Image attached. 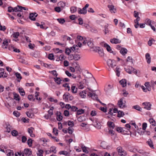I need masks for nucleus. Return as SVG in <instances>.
<instances>
[{
	"label": "nucleus",
	"instance_id": "e2e57ef3",
	"mask_svg": "<svg viewBox=\"0 0 156 156\" xmlns=\"http://www.w3.org/2000/svg\"><path fill=\"white\" fill-rule=\"evenodd\" d=\"M147 124L145 122L143 123L142 124V129L143 130H145L147 127Z\"/></svg>",
	"mask_w": 156,
	"mask_h": 156
},
{
	"label": "nucleus",
	"instance_id": "b1692460",
	"mask_svg": "<svg viewBox=\"0 0 156 156\" xmlns=\"http://www.w3.org/2000/svg\"><path fill=\"white\" fill-rule=\"evenodd\" d=\"M21 95L22 96H24L25 94V92L23 90L22 87H19L18 89Z\"/></svg>",
	"mask_w": 156,
	"mask_h": 156
},
{
	"label": "nucleus",
	"instance_id": "4d7b16f0",
	"mask_svg": "<svg viewBox=\"0 0 156 156\" xmlns=\"http://www.w3.org/2000/svg\"><path fill=\"white\" fill-rule=\"evenodd\" d=\"M49 101L51 102H54L55 103H56L58 102L57 99H54L52 98H50L49 99Z\"/></svg>",
	"mask_w": 156,
	"mask_h": 156
},
{
	"label": "nucleus",
	"instance_id": "412c9836",
	"mask_svg": "<svg viewBox=\"0 0 156 156\" xmlns=\"http://www.w3.org/2000/svg\"><path fill=\"white\" fill-rule=\"evenodd\" d=\"M9 50H13V51L16 52H19L20 51V50L19 49L15 48L13 46H12L9 47Z\"/></svg>",
	"mask_w": 156,
	"mask_h": 156
},
{
	"label": "nucleus",
	"instance_id": "bf43d9fd",
	"mask_svg": "<svg viewBox=\"0 0 156 156\" xmlns=\"http://www.w3.org/2000/svg\"><path fill=\"white\" fill-rule=\"evenodd\" d=\"M27 140V137L25 136H23L22 137V142L23 143H25Z\"/></svg>",
	"mask_w": 156,
	"mask_h": 156
},
{
	"label": "nucleus",
	"instance_id": "423d86ee",
	"mask_svg": "<svg viewBox=\"0 0 156 156\" xmlns=\"http://www.w3.org/2000/svg\"><path fill=\"white\" fill-rule=\"evenodd\" d=\"M23 152L24 155L26 156H32V151L30 149H25Z\"/></svg>",
	"mask_w": 156,
	"mask_h": 156
},
{
	"label": "nucleus",
	"instance_id": "6e6d98bb",
	"mask_svg": "<svg viewBox=\"0 0 156 156\" xmlns=\"http://www.w3.org/2000/svg\"><path fill=\"white\" fill-rule=\"evenodd\" d=\"M78 47L77 45H76L75 46V45H74L73 47L71 48V49L73 51H75L78 49V48H77Z\"/></svg>",
	"mask_w": 156,
	"mask_h": 156
},
{
	"label": "nucleus",
	"instance_id": "a211bd4d",
	"mask_svg": "<svg viewBox=\"0 0 156 156\" xmlns=\"http://www.w3.org/2000/svg\"><path fill=\"white\" fill-rule=\"evenodd\" d=\"M54 80L57 84L59 85L61 83L62 80L60 78L56 77L55 78H54Z\"/></svg>",
	"mask_w": 156,
	"mask_h": 156
},
{
	"label": "nucleus",
	"instance_id": "4468645a",
	"mask_svg": "<svg viewBox=\"0 0 156 156\" xmlns=\"http://www.w3.org/2000/svg\"><path fill=\"white\" fill-rule=\"evenodd\" d=\"M145 58L147 63L150 64L151 62V57L150 54L148 53H147L145 55Z\"/></svg>",
	"mask_w": 156,
	"mask_h": 156
},
{
	"label": "nucleus",
	"instance_id": "473e14b6",
	"mask_svg": "<svg viewBox=\"0 0 156 156\" xmlns=\"http://www.w3.org/2000/svg\"><path fill=\"white\" fill-rule=\"evenodd\" d=\"M71 89L72 92L73 93H76L77 88H76V87L75 86H74L73 85L71 87Z\"/></svg>",
	"mask_w": 156,
	"mask_h": 156
},
{
	"label": "nucleus",
	"instance_id": "e433bc0d",
	"mask_svg": "<svg viewBox=\"0 0 156 156\" xmlns=\"http://www.w3.org/2000/svg\"><path fill=\"white\" fill-rule=\"evenodd\" d=\"M27 116L30 118H32L33 116H34V115L32 114L31 113V111H28L26 112Z\"/></svg>",
	"mask_w": 156,
	"mask_h": 156
},
{
	"label": "nucleus",
	"instance_id": "8fccbe9b",
	"mask_svg": "<svg viewBox=\"0 0 156 156\" xmlns=\"http://www.w3.org/2000/svg\"><path fill=\"white\" fill-rule=\"evenodd\" d=\"M146 24H147V25H149L150 26H151V25H152L151 24V20H150L149 19H147L146 20Z\"/></svg>",
	"mask_w": 156,
	"mask_h": 156
},
{
	"label": "nucleus",
	"instance_id": "2f4dec72",
	"mask_svg": "<svg viewBox=\"0 0 156 156\" xmlns=\"http://www.w3.org/2000/svg\"><path fill=\"white\" fill-rule=\"evenodd\" d=\"M15 75L17 78L18 79H20V80H17L18 82H20V80L22 78L20 74L17 72L15 73Z\"/></svg>",
	"mask_w": 156,
	"mask_h": 156
},
{
	"label": "nucleus",
	"instance_id": "72a5a7b5",
	"mask_svg": "<svg viewBox=\"0 0 156 156\" xmlns=\"http://www.w3.org/2000/svg\"><path fill=\"white\" fill-rule=\"evenodd\" d=\"M59 154H63L66 156H68V152L65 151H62L59 152Z\"/></svg>",
	"mask_w": 156,
	"mask_h": 156
},
{
	"label": "nucleus",
	"instance_id": "49530a36",
	"mask_svg": "<svg viewBox=\"0 0 156 156\" xmlns=\"http://www.w3.org/2000/svg\"><path fill=\"white\" fill-rule=\"evenodd\" d=\"M133 108L139 111H141V108L138 105H135L133 107Z\"/></svg>",
	"mask_w": 156,
	"mask_h": 156
},
{
	"label": "nucleus",
	"instance_id": "cd10ccee",
	"mask_svg": "<svg viewBox=\"0 0 156 156\" xmlns=\"http://www.w3.org/2000/svg\"><path fill=\"white\" fill-rule=\"evenodd\" d=\"M11 134L12 136H16L18 135V133L17 130H14L12 131Z\"/></svg>",
	"mask_w": 156,
	"mask_h": 156
},
{
	"label": "nucleus",
	"instance_id": "ddd939ff",
	"mask_svg": "<svg viewBox=\"0 0 156 156\" xmlns=\"http://www.w3.org/2000/svg\"><path fill=\"white\" fill-rule=\"evenodd\" d=\"M56 115H57L56 119L57 120L59 121H61L63 118L62 116L61 115L62 114L60 112H59L58 113V112L56 113Z\"/></svg>",
	"mask_w": 156,
	"mask_h": 156
},
{
	"label": "nucleus",
	"instance_id": "5701e85b",
	"mask_svg": "<svg viewBox=\"0 0 156 156\" xmlns=\"http://www.w3.org/2000/svg\"><path fill=\"white\" fill-rule=\"evenodd\" d=\"M14 95V99L16 100L19 101L20 100V97L19 94L15 93V92L13 93Z\"/></svg>",
	"mask_w": 156,
	"mask_h": 156
},
{
	"label": "nucleus",
	"instance_id": "c03bdc74",
	"mask_svg": "<svg viewBox=\"0 0 156 156\" xmlns=\"http://www.w3.org/2000/svg\"><path fill=\"white\" fill-rule=\"evenodd\" d=\"M28 99L31 101H34L35 98H34L33 96L32 95H29L28 96Z\"/></svg>",
	"mask_w": 156,
	"mask_h": 156
},
{
	"label": "nucleus",
	"instance_id": "bb28decb",
	"mask_svg": "<svg viewBox=\"0 0 156 156\" xmlns=\"http://www.w3.org/2000/svg\"><path fill=\"white\" fill-rule=\"evenodd\" d=\"M75 70L77 73H80L81 71V69L79 65H77L75 67Z\"/></svg>",
	"mask_w": 156,
	"mask_h": 156
},
{
	"label": "nucleus",
	"instance_id": "680f3d73",
	"mask_svg": "<svg viewBox=\"0 0 156 156\" xmlns=\"http://www.w3.org/2000/svg\"><path fill=\"white\" fill-rule=\"evenodd\" d=\"M78 108L76 106H73L71 108V110L72 111L75 112L77 111Z\"/></svg>",
	"mask_w": 156,
	"mask_h": 156
},
{
	"label": "nucleus",
	"instance_id": "a18cd8bd",
	"mask_svg": "<svg viewBox=\"0 0 156 156\" xmlns=\"http://www.w3.org/2000/svg\"><path fill=\"white\" fill-rule=\"evenodd\" d=\"M13 115L16 117H19L20 115V113L17 111H15L13 112Z\"/></svg>",
	"mask_w": 156,
	"mask_h": 156
},
{
	"label": "nucleus",
	"instance_id": "3c124183",
	"mask_svg": "<svg viewBox=\"0 0 156 156\" xmlns=\"http://www.w3.org/2000/svg\"><path fill=\"white\" fill-rule=\"evenodd\" d=\"M73 129L71 127H68V133L70 134H71L73 132Z\"/></svg>",
	"mask_w": 156,
	"mask_h": 156
},
{
	"label": "nucleus",
	"instance_id": "aec40b11",
	"mask_svg": "<svg viewBox=\"0 0 156 156\" xmlns=\"http://www.w3.org/2000/svg\"><path fill=\"white\" fill-rule=\"evenodd\" d=\"M127 50L125 48H122L120 51V53L123 55H125L127 53Z\"/></svg>",
	"mask_w": 156,
	"mask_h": 156
},
{
	"label": "nucleus",
	"instance_id": "5fc2aeb1",
	"mask_svg": "<svg viewBox=\"0 0 156 156\" xmlns=\"http://www.w3.org/2000/svg\"><path fill=\"white\" fill-rule=\"evenodd\" d=\"M11 126L9 125H7L6 127V129H7V132L8 133H9L11 129Z\"/></svg>",
	"mask_w": 156,
	"mask_h": 156
},
{
	"label": "nucleus",
	"instance_id": "f704fd0d",
	"mask_svg": "<svg viewBox=\"0 0 156 156\" xmlns=\"http://www.w3.org/2000/svg\"><path fill=\"white\" fill-rule=\"evenodd\" d=\"M118 115L117 117H122L124 115V113L123 112H122L120 111H119L118 112Z\"/></svg>",
	"mask_w": 156,
	"mask_h": 156
},
{
	"label": "nucleus",
	"instance_id": "6e6552de",
	"mask_svg": "<svg viewBox=\"0 0 156 156\" xmlns=\"http://www.w3.org/2000/svg\"><path fill=\"white\" fill-rule=\"evenodd\" d=\"M38 14L36 13H32L30 14L29 16V18L31 20L33 21H34L36 20L35 17H37Z\"/></svg>",
	"mask_w": 156,
	"mask_h": 156
},
{
	"label": "nucleus",
	"instance_id": "58836bf2",
	"mask_svg": "<svg viewBox=\"0 0 156 156\" xmlns=\"http://www.w3.org/2000/svg\"><path fill=\"white\" fill-rule=\"evenodd\" d=\"M57 20L61 24H63L65 22V20L64 18L57 19Z\"/></svg>",
	"mask_w": 156,
	"mask_h": 156
},
{
	"label": "nucleus",
	"instance_id": "f03ea898",
	"mask_svg": "<svg viewBox=\"0 0 156 156\" xmlns=\"http://www.w3.org/2000/svg\"><path fill=\"white\" fill-rule=\"evenodd\" d=\"M88 89L90 91H91L92 92H89L87 94L88 96L89 97H91L93 99L95 100H96L98 101V100L99 99H98V96L96 94H95L94 92V91L93 90L90 89V88H88Z\"/></svg>",
	"mask_w": 156,
	"mask_h": 156
},
{
	"label": "nucleus",
	"instance_id": "0eeeda50",
	"mask_svg": "<svg viewBox=\"0 0 156 156\" xmlns=\"http://www.w3.org/2000/svg\"><path fill=\"white\" fill-rule=\"evenodd\" d=\"M104 47L106 48L107 51H108L110 53H112L113 55L115 54L116 53L115 52H114L113 51H111L110 46L108 44L106 43H105L104 44Z\"/></svg>",
	"mask_w": 156,
	"mask_h": 156
},
{
	"label": "nucleus",
	"instance_id": "69168bd1",
	"mask_svg": "<svg viewBox=\"0 0 156 156\" xmlns=\"http://www.w3.org/2000/svg\"><path fill=\"white\" fill-rule=\"evenodd\" d=\"M64 114L66 116H68L69 115V112L67 110L64 111Z\"/></svg>",
	"mask_w": 156,
	"mask_h": 156
},
{
	"label": "nucleus",
	"instance_id": "37998d69",
	"mask_svg": "<svg viewBox=\"0 0 156 156\" xmlns=\"http://www.w3.org/2000/svg\"><path fill=\"white\" fill-rule=\"evenodd\" d=\"M19 33L18 32H16L14 33L12 35L13 37L17 38L19 36Z\"/></svg>",
	"mask_w": 156,
	"mask_h": 156
},
{
	"label": "nucleus",
	"instance_id": "393cba45",
	"mask_svg": "<svg viewBox=\"0 0 156 156\" xmlns=\"http://www.w3.org/2000/svg\"><path fill=\"white\" fill-rule=\"evenodd\" d=\"M81 147L83 152H85L87 154L89 153V151L87 150L86 147L85 146H84L83 145H82L81 146Z\"/></svg>",
	"mask_w": 156,
	"mask_h": 156
},
{
	"label": "nucleus",
	"instance_id": "052dcab7",
	"mask_svg": "<svg viewBox=\"0 0 156 156\" xmlns=\"http://www.w3.org/2000/svg\"><path fill=\"white\" fill-rule=\"evenodd\" d=\"M55 10L58 12H59L61 11V8L59 7H55Z\"/></svg>",
	"mask_w": 156,
	"mask_h": 156
},
{
	"label": "nucleus",
	"instance_id": "7ed1b4c3",
	"mask_svg": "<svg viewBox=\"0 0 156 156\" xmlns=\"http://www.w3.org/2000/svg\"><path fill=\"white\" fill-rule=\"evenodd\" d=\"M124 99V98H122L118 101V105L120 108H123L126 107L125 104L126 101H123Z\"/></svg>",
	"mask_w": 156,
	"mask_h": 156
},
{
	"label": "nucleus",
	"instance_id": "9d476101",
	"mask_svg": "<svg viewBox=\"0 0 156 156\" xmlns=\"http://www.w3.org/2000/svg\"><path fill=\"white\" fill-rule=\"evenodd\" d=\"M110 41L112 43L117 44L120 43L121 42V41L119 39L114 38L112 39H111L110 40Z\"/></svg>",
	"mask_w": 156,
	"mask_h": 156
},
{
	"label": "nucleus",
	"instance_id": "7c9ffc66",
	"mask_svg": "<svg viewBox=\"0 0 156 156\" xmlns=\"http://www.w3.org/2000/svg\"><path fill=\"white\" fill-rule=\"evenodd\" d=\"M125 129V128H122L120 127H119L117 128L116 131L119 133H122L125 131L124 129Z\"/></svg>",
	"mask_w": 156,
	"mask_h": 156
},
{
	"label": "nucleus",
	"instance_id": "6ab92c4d",
	"mask_svg": "<svg viewBox=\"0 0 156 156\" xmlns=\"http://www.w3.org/2000/svg\"><path fill=\"white\" fill-rule=\"evenodd\" d=\"M107 123L108 126L110 128H112V129H114L115 127V125L114 122H108Z\"/></svg>",
	"mask_w": 156,
	"mask_h": 156
},
{
	"label": "nucleus",
	"instance_id": "c85d7f7f",
	"mask_svg": "<svg viewBox=\"0 0 156 156\" xmlns=\"http://www.w3.org/2000/svg\"><path fill=\"white\" fill-rule=\"evenodd\" d=\"M70 9L71 13H74L76 11L77 8L75 6H72L70 8Z\"/></svg>",
	"mask_w": 156,
	"mask_h": 156
},
{
	"label": "nucleus",
	"instance_id": "f3484780",
	"mask_svg": "<svg viewBox=\"0 0 156 156\" xmlns=\"http://www.w3.org/2000/svg\"><path fill=\"white\" fill-rule=\"evenodd\" d=\"M120 84L122 85V87H125L126 85L127 81L125 79H122L119 81Z\"/></svg>",
	"mask_w": 156,
	"mask_h": 156
},
{
	"label": "nucleus",
	"instance_id": "a19ab883",
	"mask_svg": "<svg viewBox=\"0 0 156 156\" xmlns=\"http://www.w3.org/2000/svg\"><path fill=\"white\" fill-rule=\"evenodd\" d=\"M84 112V111L83 109H80L77 110L76 114L77 115H80L81 114L83 113Z\"/></svg>",
	"mask_w": 156,
	"mask_h": 156
},
{
	"label": "nucleus",
	"instance_id": "774afa93",
	"mask_svg": "<svg viewBox=\"0 0 156 156\" xmlns=\"http://www.w3.org/2000/svg\"><path fill=\"white\" fill-rule=\"evenodd\" d=\"M79 21V24L80 25H82L83 24V20L82 18H80L78 19Z\"/></svg>",
	"mask_w": 156,
	"mask_h": 156
},
{
	"label": "nucleus",
	"instance_id": "39448f33",
	"mask_svg": "<svg viewBox=\"0 0 156 156\" xmlns=\"http://www.w3.org/2000/svg\"><path fill=\"white\" fill-rule=\"evenodd\" d=\"M107 64L108 66H111L112 68L116 66L115 61L111 59H109L107 61Z\"/></svg>",
	"mask_w": 156,
	"mask_h": 156
},
{
	"label": "nucleus",
	"instance_id": "4c0bfd02",
	"mask_svg": "<svg viewBox=\"0 0 156 156\" xmlns=\"http://www.w3.org/2000/svg\"><path fill=\"white\" fill-rule=\"evenodd\" d=\"M149 121L150 123L151 124L152 126H155V121L153 119H150Z\"/></svg>",
	"mask_w": 156,
	"mask_h": 156
},
{
	"label": "nucleus",
	"instance_id": "c9c22d12",
	"mask_svg": "<svg viewBox=\"0 0 156 156\" xmlns=\"http://www.w3.org/2000/svg\"><path fill=\"white\" fill-rule=\"evenodd\" d=\"M51 151L55 154L56 153V148L55 147H50V151H49V152H51Z\"/></svg>",
	"mask_w": 156,
	"mask_h": 156
},
{
	"label": "nucleus",
	"instance_id": "c756f323",
	"mask_svg": "<svg viewBox=\"0 0 156 156\" xmlns=\"http://www.w3.org/2000/svg\"><path fill=\"white\" fill-rule=\"evenodd\" d=\"M27 143L28 146L30 147H31L33 143V140L31 138L29 139L27 141Z\"/></svg>",
	"mask_w": 156,
	"mask_h": 156
},
{
	"label": "nucleus",
	"instance_id": "20e7f679",
	"mask_svg": "<svg viewBox=\"0 0 156 156\" xmlns=\"http://www.w3.org/2000/svg\"><path fill=\"white\" fill-rule=\"evenodd\" d=\"M142 105L144 106V109L148 110H150L151 109V104L150 102H145L143 103Z\"/></svg>",
	"mask_w": 156,
	"mask_h": 156
},
{
	"label": "nucleus",
	"instance_id": "a878e982",
	"mask_svg": "<svg viewBox=\"0 0 156 156\" xmlns=\"http://www.w3.org/2000/svg\"><path fill=\"white\" fill-rule=\"evenodd\" d=\"M133 69V68L131 66H129L128 67L125 68V69L126 71L129 74L131 73V69Z\"/></svg>",
	"mask_w": 156,
	"mask_h": 156
},
{
	"label": "nucleus",
	"instance_id": "9b49d317",
	"mask_svg": "<svg viewBox=\"0 0 156 156\" xmlns=\"http://www.w3.org/2000/svg\"><path fill=\"white\" fill-rule=\"evenodd\" d=\"M69 93H66L63 96V98L66 102H68L69 100Z\"/></svg>",
	"mask_w": 156,
	"mask_h": 156
},
{
	"label": "nucleus",
	"instance_id": "79ce46f5",
	"mask_svg": "<svg viewBox=\"0 0 156 156\" xmlns=\"http://www.w3.org/2000/svg\"><path fill=\"white\" fill-rule=\"evenodd\" d=\"M8 151L9 152L7 154V156H11L14 155V153L13 151L9 150Z\"/></svg>",
	"mask_w": 156,
	"mask_h": 156
},
{
	"label": "nucleus",
	"instance_id": "f8f14e48",
	"mask_svg": "<svg viewBox=\"0 0 156 156\" xmlns=\"http://www.w3.org/2000/svg\"><path fill=\"white\" fill-rule=\"evenodd\" d=\"M78 12L80 14H85L87 13V11L85 8L83 7L82 9L79 8L78 10Z\"/></svg>",
	"mask_w": 156,
	"mask_h": 156
},
{
	"label": "nucleus",
	"instance_id": "864d4df0",
	"mask_svg": "<svg viewBox=\"0 0 156 156\" xmlns=\"http://www.w3.org/2000/svg\"><path fill=\"white\" fill-rule=\"evenodd\" d=\"M71 50L68 48H67L66 49L65 53L66 54L69 55L71 52Z\"/></svg>",
	"mask_w": 156,
	"mask_h": 156
},
{
	"label": "nucleus",
	"instance_id": "1a4fd4ad",
	"mask_svg": "<svg viewBox=\"0 0 156 156\" xmlns=\"http://www.w3.org/2000/svg\"><path fill=\"white\" fill-rule=\"evenodd\" d=\"M117 151H118L119 155L121 156L124 155V151L123 150L121 147H119L117 148Z\"/></svg>",
	"mask_w": 156,
	"mask_h": 156
},
{
	"label": "nucleus",
	"instance_id": "13d9d810",
	"mask_svg": "<svg viewBox=\"0 0 156 156\" xmlns=\"http://www.w3.org/2000/svg\"><path fill=\"white\" fill-rule=\"evenodd\" d=\"M6 29V27L5 26H4L2 27L1 24V22H0V30H2L4 31Z\"/></svg>",
	"mask_w": 156,
	"mask_h": 156
},
{
	"label": "nucleus",
	"instance_id": "09e8293b",
	"mask_svg": "<svg viewBox=\"0 0 156 156\" xmlns=\"http://www.w3.org/2000/svg\"><path fill=\"white\" fill-rule=\"evenodd\" d=\"M116 75L117 76H119L120 75V69L119 68H118V67H117L116 68Z\"/></svg>",
	"mask_w": 156,
	"mask_h": 156
},
{
	"label": "nucleus",
	"instance_id": "4be33fe9",
	"mask_svg": "<svg viewBox=\"0 0 156 156\" xmlns=\"http://www.w3.org/2000/svg\"><path fill=\"white\" fill-rule=\"evenodd\" d=\"M147 143L148 144L151 148L153 149L154 148L153 142L151 139H149L148 140L147 142Z\"/></svg>",
	"mask_w": 156,
	"mask_h": 156
},
{
	"label": "nucleus",
	"instance_id": "f257e3e1",
	"mask_svg": "<svg viewBox=\"0 0 156 156\" xmlns=\"http://www.w3.org/2000/svg\"><path fill=\"white\" fill-rule=\"evenodd\" d=\"M93 51L95 52H98L100 57H103L104 56V53L102 48L100 47H95Z\"/></svg>",
	"mask_w": 156,
	"mask_h": 156
},
{
	"label": "nucleus",
	"instance_id": "0e129e2a",
	"mask_svg": "<svg viewBox=\"0 0 156 156\" xmlns=\"http://www.w3.org/2000/svg\"><path fill=\"white\" fill-rule=\"evenodd\" d=\"M68 125L71 127H72L74 125L73 122L72 121L69 120L68 121Z\"/></svg>",
	"mask_w": 156,
	"mask_h": 156
},
{
	"label": "nucleus",
	"instance_id": "2eb2a0df",
	"mask_svg": "<svg viewBox=\"0 0 156 156\" xmlns=\"http://www.w3.org/2000/svg\"><path fill=\"white\" fill-rule=\"evenodd\" d=\"M87 44L88 46L92 48L93 49H94V48H95V47H94V44L92 42V40L91 39L87 41Z\"/></svg>",
	"mask_w": 156,
	"mask_h": 156
},
{
	"label": "nucleus",
	"instance_id": "338daca9",
	"mask_svg": "<svg viewBox=\"0 0 156 156\" xmlns=\"http://www.w3.org/2000/svg\"><path fill=\"white\" fill-rule=\"evenodd\" d=\"M58 59H59V60H60V61L64 60L65 59V58L64 55H60Z\"/></svg>",
	"mask_w": 156,
	"mask_h": 156
},
{
	"label": "nucleus",
	"instance_id": "ea45409f",
	"mask_svg": "<svg viewBox=\"0 0 156 156\" xmlns=\"http://www.w3.org/2000/svg\"><path fill=\"white\" fill-rule=\"evenodd\" d=\"M80 58V56L78 54H74V59L75 60H78Z\"/></svg>",
	"mask_w": 156,
	"mask_h": 156
},
{
	"label": "nucleus",
	"instance_id": "de8ad7c7",
	"mask_svg": "<svg viewBox=\"0 0 156 156\" xmlns=\"http://www.w3.org/2000/svg\"><path fill=\"white\" fill-rule=\"evenodd\" d=\"M48 57V58L50 60H52L54 59V55L53 54H50Z\"/></svg>",
	"mask_w": 156,
	"mask_h": 156
},
{
	"label": "nucleus",
	"instance_id": "603ef678",
	"mask_svg": "<svg viewBox=\"0 0 156 156\" xmlns=\"http://www.w3.org/2000/svg\"><path fill=\"white\" fill-rule=\"evenodd\" d=\"M154 41H155L153 38H152L151 39L149 40L148 42V45L150 46H151L152 44V42Z\"/></svg>",
	"mask_w": 156,
	"mask_h": 156
},
{
	"label": "nucleus",
	"instance_id": "dca6fc26",
	"mask_svg": "<svg viewBox=\"0 0 156 156\" xmlns=\"http://www.w3.org/2000/svg\"><path fill=\"white\" fill-rule=\"evenodd\" d=\"M108 7L109 9L110 12L112 13H115L116 12V9L114 8V6L113 5H108Z\"/></svg>",
	"mask_w": 156,
	"mask_h": 156
}]
</instances>
